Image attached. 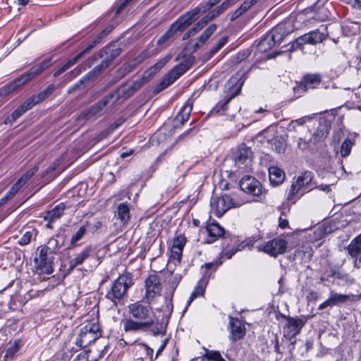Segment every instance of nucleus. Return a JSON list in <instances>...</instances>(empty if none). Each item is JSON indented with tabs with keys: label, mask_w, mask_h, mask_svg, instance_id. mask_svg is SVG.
<instances>
[{
	"label": "nucleus",
	"mask_w": 361,
	"mask_h": 361,
	"mask_svg": "<svg viewBox=\"0 0 361 361\" xmlns=\"http://www.w3.org/2000/svg\"><path fill=\"white\" fill-rule=\"evenodd\" d=\"M244 84V80H242V75L236 73L232 76L225 84L224 92L227 93L223 100L220 101L213 111H215L217 114H222L226 111L227 104L229 102L236 97L241 91V88Z\"/></svg>",
	"instance_id": "f257e3e1"
},
{
	"label": "nucleus",
	"mask_w": 361,
	"mask_h": 361,
	"mask_svg": "<svg viewBox=\"0 0 361 361\" xmlns=\"http://www.w3.org/2000/svg\"><path fill=\"white\" fill-rule=\"evenodd\" d=\"M49 61H43L36 66L31 68L27 72L23 73L13 82L3 87L0 90V94H9L21 86L30 81L49 66Z\"/></svg>",
	"instance_id": "f03ea898"
},
{
	"label": "nucleus",
	"mask_w": 361,
	"mask_h": 361,
	"mask_svg": "<svg viewBox=\"0 0 361 361\" xmlns=\"http://www.w3.org/2000/svg\"><path fill=\"white\" fill-rule=\"evenodd\" d=\"M245 203V201L238 199L234 195L231 197L228 195H223L211 201V210L217 216H222L231 208L240 207Z\"/></svg>",
	"instance_id": "7ed1b4c3"
},
{
	"label": "nucleus",
	"mask_w": 361,
	"mask_h": 361,
	"mask_svg": "<svg viewBox=\"0 0 361 361\" xmlns=\"http://www.w3.org/2000/svg\"><path fill=\"white\" fill-rule=\"evenodd\" d=\"M192 62L190 59H188L184 62H181L176 66L163 77L161 81L154 88L153 92L157 94L168 87L190 68Z\"/></svg>",
	"instance_id": "20e7f679"
},
{
	"label": "nucleus",
	"mask_w": 361,
	"mask_h": 361,
	"mask_svg": "<svg viewBox=\"0 0 361 361\" xmlns=\"http://www.w3.org/2000/svg\"><path fill=\"white\" fill-rule=\"evenodd\" d=\"M100 336L99 324L88 322L80 328L75 344L82 348H85L93 343Z\"/></svg>",
	"instance_id": "39448f33"
},
{
	"label": "nucleus",
	"mask_w": 361,
	"mask_h": 361,
	"mask_svg": "<svg viewBox=\"0 0 361 361\" xmlns=\"http://www.w3.org/2000/svg\"><path fill=\"white\" fill-rule=\"evenodd\" d=\"M219 187L223 190H228L236 188L238 192H245L254 196H259L262 193V186L260 182H218L214 188Z\"/></svg>",
	"instance_id": "423d86ee"
},
{
	"label": "nucleus",
	"mask_w": 361,
	"mask_h": 361,
	"mask_svg": "<svg viewBox=\"0 0 361 361\" xmlns=\"http://www.w3.org/2000/svg\"><path fill=\"white\" fill-rule=\"evenodd\" d=\"M289 22H286L277 25L271 33L265 36L258 43L257 47L262 52L271 49L276 42L281 41L282 38L288 34L286 32V27L289 25Z\"/></svg>",
	"instance_id": "0eeeda50"
},
{
	"label": "nucleus",
	"mask_w": 361,
	"mask_h": 361,
	"mask_svg": "<svg viewBox=\"0 0 361 361\" xmlns=\"http://www.w3.org/2000/svg\"><path fill=\"white\" fill-rule=\"evenodd\" d=\"M130 285L131 280L129 277L125 275L120 276L114 281L106 297L116 305L117 301L123 297Z\"/></svg>",
	"instance_id": "6e6552de"
},
{
	"label": "nucleus",
	"mask_w": 361,
	"mask_h": 361,
	"mask_svg": "<svg viewBox=\"0 0 361 361\" xmlns=\"http://www.w3.org/2000/svg\"><path fill=\"white\" fill-rule=\"evenodd\" d=\"M326 34L321 30H315L298 37L292 44L290 51L300 49L304 44H314L323 42Z\"/></svg>",
	"instance_id": "1a4fd4ad"
},
{
	"label": "nucleus",
	"mask_w": 361,
	"mask_h": 361,
	"mask_svg": "<svg viewBox=\"0 0 361 361\" xmlns=\"http://www.w3.org/2000/svg\"><path fill=\"white\" fill-rule=\"evenodd\" d=\"M51 247H42L39 250L37 256L35 258L36 268L42 273L50 274L53 272L52 264L54 257H48Z\"/></svg>",
	"instance_id": "9d476101"
},
{
	"label": "nucleus",
	"mask_w": 361,
	"mask_h": 361,
	"mask_svg": "<svg viewBox=\"0 0 361 361\" xmlns=\"http://www.w3.org/2000/svg\"><path fill=\"white\" fill-rule=\"evenodd\" d=\"M111 105V102L109 99V97L106 96L90 108L82 111L79 118L83 120H90L95 116H101L104 112V109L107 106Z\"/></svg>",
	"instance_id": "9b49d317"
},
{
	"label": "nucleus",
	"mask_w": 361,
	"mask_h": 361,
	"mask_svg": "<svg viewBox=\"0 0 361 361\" xmlns=\"http://www.w3.org/2000/svg\"><path fill=\"white\" fill-rule=\"evenodd\" d=\"M252 152L251 148L243 144L236 150L234 156L235 165L239 168L248 169L252 163Z\"/></svg>",
	"instance_id": "f8f14e48"
},
{
	"label": "nucleus",
	"mask_w": 361,
	"mask_h": 361,
	"mask_svg": "<svg viewBox=\"0 0 361 361\" xmlns=\"http://www.w3.org/2000/svg\"><path fill=\"white\" fill-rule=\"evenodd\" d=\"M287 245V242L283 238H274L267 242L262 248L259 247V250H262L270 256L276 257L286 251Z\"/></svg>",
	"instance_id": "ddd939ff"
},
{
	"label": "nucleus",
	"mask_w": 361,
	"mask_h": 361,
	"mask_svg": "<svg viewBox=\"0 0 361 361\" xmlns=\"http://www.w3.org/2000/svg\"><path fill=\"white\" fill-rule=\"evenodd\" d=\"M145 298L150 302L159 295L161 290L160 280L155 274L149 275L145 280Z\"/></svg>",
	"instance_id": "4468645a"
},
{
	"label": "nucleus",
	"mask_w": 361,
	"mask_h": 361,
	"mask_svg": "<svg viewBox=\"0 0 361 361\" xmlns=\"http://www.w3.org/2000/svg\"><path fill=\"white\" fill-rule=\"evenodd\" d=\"M121 52V49L116 44H112L109 46H106L104 49H101L97 56H92L90 59L91 61L90 62L88 66L90 67L94 61H96L98 58H103L105 56V60L108 61L109 64L120 55Z\"/></svg>",
	"instance_id": "2eb2a0df"
},
{
	"label": "nucleus",
	"mask_w": 361,
	"mask_h": 361,
	"mask_svg": "<svg viewBox=\"0 0 361 361\" xmlns=\"http://www.w3.org/2000/svg\"><path fill=\"white\" fill-rule=\"evenodd\" d=\"M153 324L154 320L152 319L141 322L130 318L123 321V329L126 331H147Z\"/></svg>",
	"instance_id": "dca6fc26"
},
{
	"label": "nucleus",
	"mask_w": 361,
	"mask_h": 361,
	"mask_svg": "<svg viewBox=\"0 0 361 361\" xmlns=\"http://www.w3.org/2000/svg\"><path fill=\"white\" fill-rule=\"evenodd\" d=\"M188 25H185L181 17L178 18L173 22L169 28L159 37L157 41V45H162L165 44L171 37H173L177 32L183 30Z\"/></svg>",
	"instance_id": "f3484780"
},
{
	"label": "nucleus",
	"mask_w": 361,
	"mask_h": 361,
	"mask_svg": "<svg viewBox=\"0 0 361 361\" xmlns=\"http://www.w3.org/2000/svg\"><path fill=\"white\" fill-rule=\"evenodd\" d=\"M130 314L137 320L143 322L148 318L151 308L149 305H145L140 302H136L128 306Z\"/></svg>",
	"instance_id": "a211bd4d"
},
{
	"label": "nucleus",
	"mask_w": 361,
	"mask_h": 361,
	"mask_svg": "<svg viewBox=\"0 0 361 361\" xmlns=\"http://www.w3.org/2000/svg\"><path fill=\"white\" fill-rule=\"evenodd\" d=\"M350 299L348 295L336 293L331 290L329 298L319 306V310H322L328 307L338 306L346 302Z\"/></svg>",
	"instance_id": "6ab92c4d"
},
{
	"label": "nucleus",
	"mask_w": 361,
	"mask_h": 361,
	"mask_svg": "<svg viewBox=\"0 0 361 361\" xmlns=\"http://www.w3.org/2000/svg\"><path fill=\"white\" fill-rule=\"evenodd\" d=\"M212 7L210 6L209 2L206 3H202L198 6L195 7V8L189 11L184 15L181 16L180 17L183 18V21L185 22V25H187L189 26L192 23V22L196 19L197 16L200 13H204Z\"/></svg>",
	"instance_id": "aec40b11"
},
{
	"label": "nucleus",
	"mask_w": 361,
	"mask_h": 361,
	"mask_svg": "<svg viewBox=\"0 0 361 361\" xmlns=\"http://www.w3.org/2000/svg\"><path fill=\"white\" fill-rule=\"evenodd\" d=\"M134 93L131 90L128 83L123 84L118 87L114 92L107 96L111 102V104H115L118 100H125L131 97Z\"/></svg>",
	"instance_id": "412c9836"
},
{
	"label": "nucleus",
	"mask_w": 361,
	"mask_h": 361,
	"mask_svg": "<svg viewBox=\"0 0 361 361\" xmlns=\"http://www.w3.org/2000/svg\"><path fill=\"white\" fill-rule=\"evenodd\" d=\"M285 318L287 320V324L284 329L289 336L298 335L305 324V321L300 318L291 317H285Z\"/></svg>",
	"instance_id": "4be33fe9"
},
{
	"label": "nucleus",
	"mask_w": 361,
	"mask_h": 361,
	"mask_svg": "<svg viewBox=\"0 0 361 361\" xmlns=\"http://www.w3.org/2000/svg\"><path fill=\"white\" fill-rule=\"evenodd\" d=\"M229 329L231 338L235 341L241 339L245 334V329L243 324L236 318L231 317L230 319Z\"/></svg>",
	"instance_id": "5701e85b"
},
{
	"label": "nucleus",
	"mask_w": 361,
	"mask_h": 361,
	"mask_svg": "<svg viewBox=\"0 0 361 361\" xmlns=\"http://www.w3.org/2000/svg\"><path fill=\"white\" fill-rule=\"evenodd\" d=\"M321 82V75L318 73L307 74L300 84V88L306 91L316 88Z\"/></svg>",
	"instance_id": "b1692460"
},
{
	"label": "nucleus",
	"mask_w": 361,
	"mask_h": 361,
	"mask_svg": "<svg viewBox=\"0 0 361 361\" xmlns=\"http://www.w3.org/2000/svg\"><path fill=\"white\" fill-rule=\"evenodd\" d=\"M206 231L209 238L206 241L207 243H212L224 235V229L216 223L208 224L206 227Z\"/></svg>",
	"instance_id": "393cba45"
},
{
	"label": "nucleus",
	"mask_w": 361,
	"mask_h": 361,
	"mask_svg": "<svg viewBox=\"0 0 361 361\" xmlns=\"http://www.w3.org/2000/svg\"><path fill=\"white\" fill-rule=\"evenodd\" d=\"M171 54H169L165 57L160 59L157 62L144 72L145 77L149 80L154 76L171 59Z\"/></svg>",
	"instance_id": "a878e982"
},
{
	"label": "nucleus",
	"mask_w": 361,
	"mask_h": 361,
	"mask_svg": "<svg viewBox=\"0 0 361 361\" xmlns=\"http://www.w3.org/2000/svg\"><path fill=\"white\" fill-rule=\"evenodd\" d=\"M92 252L91 246L85 247L80 252L75 255V257L69 262V271L73 270L77 266L80 265L90 256Z\"/></svg>",
	"instance_id": "bb28decb"
},
{
	"label": "nucleus",
	"mask_w": 361,
	"mask_h": 361,
	"mask_svg": "<svg viewBox=\"0 0 361 361\" xmlns=\"http://www.w3.org/2000/svg\"><path fill=\"white\" fill-rule=\"evenodd\" d=\"M313 250L310 246L303 245L297 249L293 254L294 260H299L300 262H307L311 259Z\"/></svg>",
	"instance_id": "cd10ccee"
},
{
	"label": "nucleus",
	"mask_w": 361,
	"mask_h": 361,
	"mask_svg": "<svg viewBox=\"0 0 361 361\" xmlns=\"http://www.w3.org/2000/svg\"><path fill=\"white\" fill-rule=\"evenodd\" d=\"M65 164H62V160L59 159L52 166H49L43 173L42 178L49 179H54L56 176L64 170Z\"/></svg>",
	"instance_id": "c85d7f7f"
},
{
	"label": "nucleus",
	"mask_w": 361,
	"mask_h": 361,
	"mask_svg": "<svg viewBox=\"0 0 361 361\" xmlns=\"http://www.w3.org/2000/svg\"><path fill=\"white\" fill-rule=\"evenodd\" d=\"M109 63L105 59L97 66H96L91 71L87 73L80 79V82H87L92 80H94L95 77L99 75L102 71L105 70L109 66Z\"/></svg>",
	"instance_id": "c756f323"
},
{
	"label": "nucleus",
	"mask_w": 361,
	"mask_h": 361,
	"mask_svg": "<svg viewBox=\"0 0 361 361\" xmlns=\"http://www.w3.org/2000/svg\"><path fill=\"white\" fill-rule=\"evenodd\" d=\"M169 319V314L163 317L160 322H154V324L150 326L152 328L150 329H149L150 333L155 336H165L166 334V327L168 326Z\"/></svg>",
	"instance_id": "7c9ffc66"
},
{
	"label": "nucleus",
	"mask_w": 361,
	"mask_h": 361,
	"mask_svg": "<svg viewBox=\"0 0 361 361\" xmlns=\"http://www.w3.org/2000/svg\"><path fill=\"white\" fill-rule=\"evenodd\" d=\"M346 250L352 258H358L359 255H361V233L350 241Z\"/></svg>",
	"instance_id": "2f4dec72"
},
{
	"label": "nucleus",
	"mask_w": 361,
	"mask_h": 361,
	"mask_svg": "<svg viewBox=\"0 0 361 361\" xmlns=\"http://www.w3.org/2000/svg\"><path fill=\"white\" fill-rule=\"evenodd\" d=\"M192 106L193 100L188 99L176 116V119L179 121L181 125H183L188 120L192 110Z\"/></svg>",
	"instance_id": "473e14b6"
},
{
	"label": "nucleus",
	"mask_w": 361,
	"mask_h": 361,
	"mask_svg": "<svg viewBox=\"0 0 361 361\" xmlns=\"http://www.w3.org/2000/svg\"><path fill=\"white\" fill-rule=\"evenodd\" d=\"M183 250L179 248L171 247V256L168 263V271L173 274V271L171 270V267H176L177 264L180 265L182 258Z\"/></svg>",
	"instance_id": "72a5a7b5"
},
{
	"label": "nucleus",
	"mask_w": 361,
	"mask_h": 361,
	"mask_svg": "<svg viewBox=\"0 0 361 361\" xmlns=\"http://www.w3.org/2000/svg\"><path fill=\"white\" fill-rule=\"evenodd\" d=\"M118 219L123 224L127 223L130 218V207L128 203L123 202L118 204L116 207Z\"/></svg>",
	"instance_id": "f704fd0d"
},
{
	"label": "nucleus",
	"mask_w": 361,
	"mask_h": 361,
	"mask_svg": "<svg viewBox=\"0 0 361 361\" xmlns=\"http://www.w3.org/2000/svg\"><path fill=\"white\" fill-rule=\"evenodd\" d=\"M66 206L64 203H60L53 209L48 211L44 216V220L47 221H54L61 218L65 210Z\"/></svg>",
	"instance_id": "c9c22d12"
},
{
	"label": "nucleus",
	"mask_w": 361,
	"mask_h": 361,
	"mask_svg": "<svg viewBox=\"0 0 361 361\" xmlns=\"http://www.w3.org/2000/svg\"><path fill=\"white\" fill-rule=\"evenodd\" d=\"M234 4V0H225L221 5L209 12L213 19L219 16Z\"/></svg>",
	"instance_id": "e433bc0d"
},
{
	"label": "nucleus",
	"mask_w": 361,
	"mask_h": 361,
	"mask_svg": "<svg viewBox=\"0 0 361 361\" xmlns=\"http://www.w3.org/2000/svg\"><path fill=\"white\" fill-rule=\"evenodd\" d=\"M23 186L22 182H16L6 194L0 199V206L4 204L8 200L11 199Z\"/></svg>",
	"instance_id": "4c0bfd02"
},
{
	"label": "nucleus",
	"mask_w": 361,
	"mask_h": 361,
	"mask_svg": "<svg viewBox=\"0 0 361 361\" xmlns=\"http://www.w3.org/2000/svg\"><path fill=\"white\" fill-rule=\"evenodd\" d=\"M269 180H276V179L284 180L285 179V173L281 169L277 166H271L269 168Z\"/></svg>",
	"instance_id": "58836bf2"
},
{
	"label": "nucleus",
	"mask_w": 361,
	"mask_h": 361,
	"mask_svg": "<svg viewBox=\"0 0 361 361\" xmlns=\"http://www.w3.org/2000/svg\"><path fill=\"white\" fill-rule=\"evenodd\" d=\"M171 270L173 271V274L168 271V269H166V273L171 276V278L169 279V283L171 284V288L175 289L180 283L182 276L180 273L175 271L173 267H171Z\"/></svg>",
	"instance_id": "ea45409f"
},
{
	"label": "nucleus",
	"mask_w": 361,
	"mask_h": 361,
	"mask_svg": "<svg viewBox=\"0 0 361 361\" xmlns=\"http://www.w3.org/2000/svg\"><path fill=\"white\" fill-rule=\"evenodd\" d=\"M149 81V79L146 77H145V75L143 74L142 76L131 82H128L129 86L131 88V90L133 93L137 92L138 90H140L145 83H147Z\"/></svg>",
	"instance_id": "a19ab883"
},
{
	"label": "nucleus",
	"mask_w": 361,
	"mask_h": 361,
	"mask_svg": "<svg viewBox=\"0 0 361 361\" xmlns=\"http://www.w3.org/2000/svg\"><path fill=\"white\" fill-rule=\"evenodd\" d=\"M331 232L332 228L331 226L326 224L320 225L314 231L315 234L317 235L319 238H323Z\"/></svg>",
	"instance_id": "79ce46f5"
},
{
	"label": "nucleus",
	"mask_w": 361,
	"mask_h": 361,
	"mask_svg": "<svg viewBox=\"0 0 361 361\" xmlns=\"http://www.w3.org/2000/svg\"><path fill=\"white\" fill-rule=\"evenodd\" d=\"M86 231L87 229L85 226H80L76 233L72 236L71 240V246L73 247L78 241L81 240L85 234Z\"/></svg>",
	"instance_id": "37998d69"
},
{
	"label": "nucleus",
	"mask_w": 361,
	"mask_h": 361,
	"mask_svg": "<svg viewBox=\"0 0 361 361\" xmlns=\"http://www.w3.org/2000/svg\"><path fill=\"white\" fill-rule=\"evenodd\" d=\"M257 3L255 0H245L236 10L238 11L239 14L242 16Z\"/></svg>",
	"instance_id": "c03bdc74"
},
{
	"label": "nucleus",
	"mask_w": 361,
	"mask_h": 361,
	"mask_svg": "<svg viewBox=\"0 0 361 361\" xmlns=\"http://www.w3.org/2000/svg\"><path fill=\"white\" fill-rule=\"evenodd\" d=\"M257 3L255 0H245L236 10L238 11L239 14L242 16Z\"/></svg>",
	"instance_id": "a18cd8bd"
},
{
	"label": "nucleus",
	"mask_w": 361,
	"mask_h": 361,
	"mask_svg": "<svg viewBox=\"0 0 361 361\" xmlns=\"http://www.w3.org/2000/svg\"><path fill=\"white\" fill-rule=\"evenodd\" d=\"M204 293V288L201 286L198 285L195 289L190 294V296L189 297V299L188 300V306L190 305V304L198 296H201Z\"/></svg>",
	"instance_id": "49530a36"
},
{
	"label": "nucleus",
	"mask_w": 361,
	"mask_h": 361,
	"mask_svg": "<svg viewBox=\"0 0 361 361\" xmlns=\"http://www.w3.org/2000/svg\"><path fill=\"white\" fill-rule=\"evenodd\" d=\"M302 183V184H301V182H293L288 193V199H291L293 195L298 194L300 190L302 189V187H304V182Z\"/></svg>",
	"instance_id": "de8ad7c7"
},
{
	"label": "nucleus",
	"mask_w": 361,
	"mask_h": 361,
	"mask_svg": "<svg viewBox=\"0 0 361 361\" xmlns=\"http://www.w3.org/2000/svg\"><path fill=\"white\" fill-rule=\"evenodd\" d=\"M26 111L20 106L18 109H16L11 116L7 117L5 121V123H8L13 121H15L17 118H18L20 116H22Z\"/></svg>",
	"instance_id": "09e8293b"
},
{
	"label": "nucleus",
	"mask_w": 361,
	"mask_h": 361,
	"mask_svg": "<svg viewBox=\"0 0 361 361\" xmlns=\"http://www.w3.org/2000/svg\"><path fill=\"white\" fill-rule=\"evenodd\" d=\"M352 147V142L350 140L346 139L341 145V153L343 157H347L350 154Z\"/></svg>",
	"instance_id": "8fccbe9b"
},
{
	"label": "nucleus",
	"mask_w": 361,
	"mask_h": 361,
	"mask_svg": "<svg viewBox=\"0 0 361 361\" xmlns=\"http://www.w3.org/2000/svg\"><path fill=\"white\" fill-rule=\"evenodd\" d=\"M336 278L344 281L347 284H353L355 281L348 274L337 270Z\"/></svg>",
	"instance_id": "3c124183"
},
{
	"label": "nucleus",
	"mask_w": 361,
	"mask_h": 361,
	"mask_svg": "<svg viewBox=\"0 0 361 361\" xmlns=\"http://www.w3.org/2000/svg\"><path fill=\"white\" fill-rule=\"evenodd\" d=\"M185 242H186L185 238L182 235H179L173 240L172 247L179 248L180 250H183V247L185 244Z\"/></svg>",
	"instance_id": "603ef678"
},
{
	"label": "nucleus",
	"mask_w": 361,
	"mask_h": 361,
	"mask_svg": "<svg viewBox=\"0 0 361 361\" xmlns=\"http://www.w3.org/2000/svg\"><path fill=\"white\" fill-rule=\"evenodd\" d=\"M204 357L210 360L219 361L221 355L219 351L207 350Z\"/></svg>",
	"instance_id": "864d4df0"
},
{
	"label": "nucleus",
	"mask_w": 361,
	"mask_h": 361,
	"mask_svg": "<svg viewBox=\"0 0 361 361\" xmlns=\"http://www.w3.org/2000/svg\"><path fill=\"white\" fill-rule=\"evenodd\" d=\"M84 56V52H80L78 54H77L74 58L68 60L66 63H64L63 66L66 68V70L69 69L71 67H72L74 64L76 63V62Z\"/></svg>",
	"instance_id": "5fc2aeb1"
},
{
	"label": "nucleus",
	"mask_w": 361,
	"mask_h": 361,
	"mask_svg": "<svg viewBox=\"0 0 361 361\" xmlns=\"http://www.w3.org/2000/svg\"><path fill=\"white\" fill-rule=\"evenodd\" d=\"M84 56V52H80L78 54H77L74 58L68 60L66 63H64L63 66L66 68V70L69 69L71 67H72L74 64L76 63V62Z\"/></svg>",
	"instance_id": "6e6d98bb"
},
{
	"label": "nucleus",
	"mask_w": 361,
	"mask_h": 361,
	"mask_svg": "<svg viewBox=\"0 0 361 361\" xmlns=\"http://www.w3.org/2000/svg\"><path fill=\"white\" fill-rule=\"evenodd\" d=\"M84 56V52H80L78 54H77L74 58L68 60L66 63H64L63 66L66 68V70L69 69L71 67H72L74 64L76 63V62Z\"/></svg>",
	"instance_id": "4d7b16f0"
},
{
	"label": "nucleus",
	"mask_w": 361,
	"mask_h": 361,
	"mask_svg": "<svg viewBox=\"0 0 361 361\" xmlns=\"http://www.w3.org/2000/svg\"><path fill=\"white\" fill-rule=\"evenodd\" d=\"M49 245H50L51 252L55 253L60 247L63 245V242L59 243V240L52 238L49 240Z\"/></svg>",
	"instance_id": "13d9d810"
},
{
	"label": "nucleus",
	"mask_w": 361,
	"mask_h": 361,
	"mask_svg": "<svg viewBox=\"0 0 361 361\" xmlns=\"http://www.w3.org/2000/svg\"><path fill=\"white\" fill-rule=\"evenodd\" d=\"M32 237V233L31 231H26L18 240V243L20 245H27L30 242Z\"/></svg>",
	"instance_id": "bf43d9fd"
},
{
	"label": "nucleus",
	"mask_w": 361,
	"mask_h": 361,
	"mask_svg": "<svg viewBox=\"0 0 361 361\" xmlns=\"http://www.w3.org/2000/svg\"><path fill=\"white\" fill-rule=\"evenodd\" d=\"M38 168L37 166H34L30 169L29 171L25 172L19 179L18 180H28L30 179L33 175L37 171Z\"/></svg>",
	"instance_id": "052dcab7"
},
{
	"label": "nucleus",
	"mask_w": 361,
	"mask_h": 361,
	"mask_svg": "<svg viewBox=\"0 0 361 361\" xmlns=\"http://www.w3.org/2000/svg\"><path fill=\"white\" fill-rule=\"evenodd\" d=\"M135 64L131 65L130 63H125L123 66L118 71V73H121V76L123 77L126 74L130 73L135 68Z\"/></svg>",
	"instance_id": "680f3d73"
},
{
	"label": "nucleus",
	"mask_w": 361,
	"mask_h": 361,
	"mask_svg": "<svg viewBox=\"0 0 361 361\" xmlns=\"http://www.w3.org/2000/svg\"><path fill=\"white\" fill-rule=\"evenodd\" d=\"M314 178V173L312 171H305L300 175L297 180H312Z\"/></svg>",
	"instance_id": "e2e57ef3"
},
{
	"label": "nucleus",
	"mask_w": 361,
	"mask_h": 361,
	"mask_svg": "<svg viewBox=\"0 0 361 361\" xmlns=\"http://www.w3.org/2000/svg\"><path fill=\"white\" fill-rule=\"evenodd\" d=\"M82 71V68L81 67H77L75 69L72 70L71 72L67 73L65 77L68 80H72L77 77L81 72Z\"/></svg>",
	"instance_id": "0e129e2a"
},
{
	"label": "nucleus",
	"mask_w": 361,
	"mask_h": 361,
	"mask_svg": "<svg viewBox=\"0 0 361 361\" xmlns=\"http://www.w3.org/2000/svg\"><path fill=\"white\" fill-rule=\"evenodd\" d=\"M273 148L276 152L281 153L284 152L286 146L283 142L275 140L273 143Z\"/></svg>",
	"instance_id": "69168bd1"
},
{
	"label": "nucleus",
	"mask_w": 361,
	"mask_h": 361,
	"mask_svg": "<svg viewBox=\"0 0 361 361\" xmlns=\"http://www.w3.org/2000/svg\"><path fill=\"white\" fill-rule=\"evenodd\" d=\"M35 105H36V104L31 97L25 102H24L22 105H20V106L25 111H27V110L32 109Z\"/></svg>",
	"instance_id": "338daca9"
},
{
	"label": "nucleus",
	"mask_w": 361,
	"mask_h": 361,
	"mask_svg": "<svg viewBox=\"0 0 361 361\" xmlns=\"http://www.w3.org/2000/svg\"><path fill=\"white\" fill-rule=\"evenodd\" d=\"M216 27L217 26L216 24H212L203 32V34L209 38L210 36L215 32Z\"/></svg>",
	"instance_id": "774afa93"
}]
</instances>
